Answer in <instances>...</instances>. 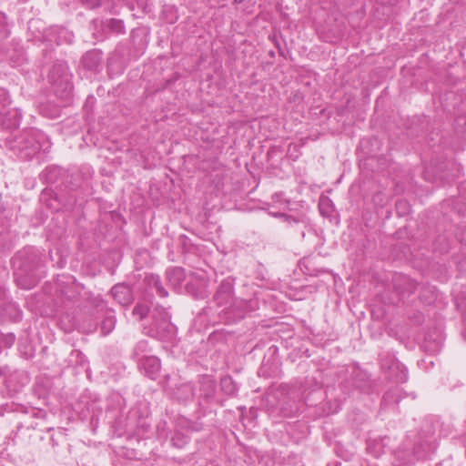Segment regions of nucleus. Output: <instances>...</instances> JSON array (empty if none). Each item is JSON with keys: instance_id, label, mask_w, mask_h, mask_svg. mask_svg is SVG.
Segmentation results:
<instances>
[{"instance_id": "obj_41", "label": "nucleus", "mask_w": 466, "mask_h": 466, "mask_svg": "<svg viewBox=\"0 0 466 466\" xmlns=\"http://www.w3.org/2000/svg\"><path fill=\"white\" fill-rule=\"evenodd\" d=\"M51 441H52L53 447L57 445L56 441H55V439L53 437H51Z\"/></svg>"}, {"instance_id": "obj_12", "label": "nucleus", "mask_w": 466, "mask_h": 466, "mask_svg": "<svg viewBox=\"0 0 466 466\" xmlns=\"http://www.w3.org/2000/svg\"><path fill=\"white\" fill-rule=\"evenodd\" d=\"M138 367L150 380H155L159 374L161 364L155 356H143L138 360Z\"/></svg>"}, {"instance_id": "obj_6", "label": "nucleus", "mask_w": 466, "mask_h": 466, "mask_svg": "<svg viewBox=\"0 0 466 466\" xmlns=\"http://www.w3.org/2000/svg\"><path fill=\"white\" fill-rule=\"evenodd\" d=\"M380 369L387 374V378L398 383L408 380V370L392 354L386 353L380 356Z\"/></svg>"}, {"instance_id": "obj_29", "label": "nucleus", "mask_w": 466, "mask_h": 466, "mask_svg": "<svg viewBox=\"0 0 466 466\" xmlns=\"http://www.w3.org/2000/svg\"><path fill=\"white\" fill-rule=\"evenodd\" d=\"M0 33L2 38H6L9 35V31L6 27V16L2 12H0Z\"/></svg>"}, {"instance_id": "obj_9", "label": "nucleus", "mask_w": 466, "mask_h": 466, "mask_svg": "<svg viewBox=\"0 0 466 466\" xmlns=\"http://www.w3.org/2000/svg\"><path fill=\"white\" fill-rule=\"evenodd\" d=\"M208 288V280L204 277L199 276L192 278L185 287L187 293L196 299L208 298L209 294Z\"/></svg>"}, {"instance_id": "obj_13", "label": "nucleus", "mask_w": 466, "mask_h": 466, "mask_svg": "<svg viewBox=\"0 0 466 466\" xmlns=\"http://www.w3.org/2000/svg\"><path fill=\"white\" fill-rule=\"evenodd\" d=\"M102 52L96 49L87 51L82 57L81 63L85 69L96 72L100 68Z\"/></svg>"}, {"instance_id": "obj_21", "label": "nucleus", "mask_w": 466, "mask_h": 466, "mask_svg": "<svg viewBox=\"0 0 466 466\" xmlns=\"http://www.w3.org/2000/svg\"><path fill=\"white\" fill-rule=\"evenodd\" d=\"M220 388L228 396H234L238 391L237 384L230 376H225L220 380Z\"/></svg>"}, {"instance_id": "obj_35", "label": "nucleus", "mask_w": 466, "mask_h": 466, "mask_svg": "<svg viewBox=\"0 0 466 466\" xmlns=\"http://www.w3.org/2000/svg\"><path fill=\"white\" fill-rule=\"evenodd\" d=\"M8 308H9L10 309H12V310L15 311V317L19 315V312H18V310H17L16 307H15L14 304H9V305H8Z\"/></svg>"}, {"instance_id": "obj_23", "label": "nucleus", "mask_w": 466, "mask_h": 466, "mask_svg": "<svg viewBox=\"0 0 466 466\" xmlns=\"http://www.w3.org/2000/svg\"><path fill=\"white\" fill-rule=\"evenodd\" d=\"M66 70V66L64 64H55L52 66L50 73L48 75L49 80L52 83L56 84L59 81V79L64 76Z\"/></svg>"}, {"instance_id": "obj_38", "label": "nucleus", "mask_w": 466, "mask_h": 466, "mask_svg": "<svg viewBox=\"0 0 466 466\" xmlns=\"http://www.w3.org/2000/svg\"><path fill=\"white\" fill-rule=\"evenodd\" d=\"M5 289L2 287H0V299L5 297Z\"/></svg>"}, {"instance_id": "obj_16", "label": "nucleus", "mask_w": 466, "mask_h": 466, "mask_svg": "<svg viewBox=\"0 0 466 466\" xmlns=\"http://www.w3.org/2000/svg\"><path fill=\"white\" fill-rule=\"evenodd\" d=\"M436 450V445L432 442L420 441L413 448L412 457L416 460H423L430 457Z\"/></svg>"}, {"instance_id": "obj_10", "label": "nucleus", "mask_w": 466, "mask_h": 466, "mask_svg": "<svg viewBox=\"0 0 466 466\" xmlns=\"http://www.w3.org/2000/svg\"><path fill=\"white\" fill-rule=\"evenodd\" d=\"M393 289L402 297H409L415 292L418 284L410 277L403 274H396L392 279Z\"/></svg>"}, {"instance_id": "obj_3", "label": "nucleus", "mask_w": 466, "mask_h": 466, "mask_svg": "<svg viewBox=\"0 0 466 466\" xmlns=\"http://www.w3.org/2000/svg\"><path fill=\"white\" fill-rule=\"evenodd\" d=\"M145 333L159 340H172L177 334L176 326L170 321V315L167 309L159 305L151 311V323L144 328Z\"/></svg>"}, {"instance_id": "obj_1", "label": "nucleus", "mask_w": 466, "mask_h": 466, "mask_svg": "<svg viewBox=\"0 0 466 466\" xmlns=\"http://www.w3.org/2000/svg\"><path fill=\"white\" fill-rule=\"evenodd\" d=\"M213 301L221 309L226 320L236 321L245 317L248 301L234 297V280L230 278L223 279L213 295Z\"/></svg>"}, {"instance_id": "obj_40", "label": "nucleus", "mask_w": 466, "mask_h": 466, "mask_svg": "<svg viewBox=\"0 0 466 466\" xmlns=\"http://www.w3.org/2000/svg\"><path fill=\"white\" fill-rule=\"evenodd\" d=\"M67 202L75 203L76 202V198L70 197L69 199L67 200Z\"/></svg>"}, {"instance_id": "obj_5", "label": "nucleus", "mask_w": 466, "mask_h": 466, "mask_svg": "<svg viewBox=\"0 0 466 466\" xmlns=\"http://www.w3.org/2000/svg\"><path fill=\"white\" fill-rule=\"evenodd\" d=\"M44 177L47 183H58L61 190L68 189L70 191H75L81 187L86 180L84 174L78 170L69 172L57 167H46Z\"/></svg>"}, {"instance_id": "obj_32", "label": "nucleus", "mask_w": 466, "mask_h": 466, "mask_svg": "<svg viewBox=\"0 0 466 466\" xmlns=\"http://www.w3.org/2000/svg\"><path fill=\"white\" fill-rule=\"evenodd\" d=\"M15 341V336L13 333H8L1 336V342L5 347L10 348Z\"/></svg>"}, {"instance_id": "obj_14", "label": "nucleus", "mask_w": 466, "mask_h": 466, "mask_svg": "<svg viewBox=\"0 0 466 466\" xmlns=\"http://www.w3.org/2000/svg\"><path fill=\"white\" fill-rule=\"evenodd\" d=\"M352 385L363 393H370L372 390V381L370 376L361 370H354Z\"/></svg>"}, {"instance_id": "obj_15", "label": "nucleus", "mask_w": 466, "mask_h": 466, "mask_svg": "<svg viewBox=\"0 0 466 466\" xmlns=\"http://www.w3.org/2000/svg\"><path fill=\"white\" fill-rule=\"evenodd\" d=\"M166 278L172 288H179L186 279L185 269L181 267H171L167 269Z\"/></svg>"}, {"instance_id": "obj_22", "label": "nucleus", "mask_w": 466, "mask_h": 466, "mask_svg": "<svg viewBox=\"0 0 466 466\" xmlns=\"http://www.w3.org/2000/svg\"><path fill=\"white\" fill-rule=\"evenodd\" d=\"M112 313L113 312H110L109 314L106 315L101 321L100 329L104 336L108 335L115 329L116 319V316Z\"/></svg>"}, {"instance_id": "obj_39", "label": "nucleus", "mask_w": 466, "mask_h": 466, "mask_svg": "<svg viewBox=\"0 0 466 466\" xmlns=\"http://www.w3.org/2000/svg\"><path fill=\"white\" fill-rule=\"evenodd\" d=\"M245 1L246 0H233V3L238 5L244 3Z\"/></svg>"}, {"instance_id": "obj_37", "label": "nucleus", "mask_w": 466, "mask_h": 466, "mask_svg": "<svg viewBox=\"0 0 466 466\" xmlns=\"http://www.w3.org/2000/svg\"><path fill=\"white\" fill-rule=\"evenodd\" d=\"M413 461H414L413 459H409L408 461L403 462V465H410V464L413 463Z\"/></svg>"}, {"instance_id": "obj_11", "label": "nucleus", "mask_w": 466, "mask_h": 466, "mask_svg": "<svg viewBox=\"0 0 466 466\" xmlns=\"http://www.w3.org/2000/svg\"><path fill=\"white\" fill-rule=\"evenodd\" d=\"M113 299L121 306L128 307L134 301V294L130 286L125 283H117L110 289Z\"/></svg>"}, {"instance_id": "obj_36", "label": "nucleus", "mask_w": 466, "mask_h": 466, "mask_svg": "<svg viewBox=\"0 0 466 466\" xmlns=\"http://www.w3.org/2000/svg\"><path fill=\"white\" fill-rule=\"evenodd\" d=\"M65 92H66V96H70V93H71V86H69L68 85L66 86V89H65Z\"/></svg>"}, {"instance_id": "obj_2", "label": "nucleus", "mask_w": 466, "mask_h": 466, "mask_svg": "<svg viewBox=\"0 0 466 466\" xmlns=\"http://www.w3.org/2000/svg\"><path fill=\"white\" fill-rule=\"evenodd\" d=\"M15 280L17 285L25 289L34 288L38 281L37 270L41 267V259L36 250L28 248L19 254L15 260Z\"/></svg>"}, {"instance_id": "obj_18", "label": "nucleus", "mask_w": 466, "mask_h": 466, "mask_svg": "<svg viewBox=\"0 0 466 466\" xmlns=\"http://www.w3.org/2000/svg\"><path fill=\"white\" fill-rule=\"evenodd\" d=\"M216 392L215 381L208 376H204L200 380V396L206 400L212 399Z\"/></svg>"}, {"instance_id": "obj_30", "label": "nucleus", "mask_w": 466, "mask_h": 466, "mask_svg": "<svg viewBox=\"0 0 466 466\" xmlns=\"http://www.w3.org/2000/svg\"><path fill=\"white\" fill-rule=\"evenodd\" d=\"M82 2L87 8L95 9L106 5L108 0H82Z\"/></svg>"}, {"instance_id": "obj_4", "label": "nucleus", "mask_w": 466, "mask_h": 466, "mask_svg": "<svg viewBox=\"0 0 466 466\" xmlns=\"http://www.w3.org/2000/svg\"><path fill=\"white\" fill-rule=\"evenodd\" d=\"M5 145L18 157L24 160L31 159L41 149L37 133L32 129L25 130L13 138H7Z\"/></svg>"}, {"instance_id": "obj_17", "label": "nucleus", "mask_w": 466, "mask_h": 466, "mask_svg": "<svg viewBox=\"0 0 466 466\" xmlns=\"http://www.w3.org/2000/svg\"><path fill=\"white\" fill-rule=\"evenodd\" d=\"M145 282L147 287L151 290H155L160 298H167L168 296V292L164 288L158 275L150 274L146 276Z\"/></svg>"}, {"instance_id": "obj_19", "label": "nucleus", "mask_w": 466, "mask_h": 466, "mask_svg": "<svg viewBox=\"0 0 466 466\" xmlns=\"http://www.w3.org/2000/svg\"><path fill=\"white\" fill-rule=\"evenodd\" d=\"M437 299L436 289L431 285H423L420 291V299L425 304H431Z\"/></svg>"}, {"instance_id": "obj_34", "label": "nucleus", "mask_w": 466, "mask_h": 466, "mask_svg": "<svg viewBox=\"0 0 466 466\" xmlns=\"http://www.w3.org/2000/svg\"><path fill=\"white\" fill-rule=\"evenodd\" d=\"M278 152H280V147H279L274 146V147H269L268 150V153H267L268 157V158L269 157H273Z\"/></svg>"}, {"instance_id": "obj_24", "label": "nucleus", "mask_w": 466, "mask_h": 466, "mask_svg": "<svg viewBox=\"0 0 466 466\" xmlns=\"http://www.w3.org/2000/svg\"><path fill=\"white\" fill-rule=\"evenodd\" d=\"M150 308L145 302H137L132 310V315L138 320L144 319L149 313L151 314Z\"/></svg>"}, {"instance_id": "obj_31", "label": "nucleus", "mask_w": 466, "mask_h": 466, "mask_svg": "<svg viewBox=\"0 0 466 466\" xmlns=\"http://www.w3.org/2000/svg\"><path fill=\"white\" fill-rule=\"evenodd\" d=\"M148 348V343L147 340L143 339L137 343L134 348V355L139 356L140 354L146 352Z\"/></svg>"}, {"instance_id": "obj_7", "label": "nucleus", "mask_w": 466, "mask_h": 466, "mask_svg": "<svg viewBox=\"0 0 466 466\" xmlns=\"http://www.w3.org/2000/svg\"><path fill=\"white\" fill-rule=\"evenodd\" d=\"M119 425V429H123L127 433H134L139 435L140 433L147 431L149 423L147 418H144L139 410L132 409L128 411L126 417V422L122 424V420L116 421Z\"/></svg>"}, {"instance_id": "obj_33", "label": "nucleus", "mask_w": 466, "mask_h": 466, "mask_svg": "<svg viewBox=\"0 0 466 466\" xmlns=\"http://www.w3.org/2000/svg\"><path fill=\"white\" fill-rule=\"evenodd\" d=\"M397 390H389L383 396V400L385 402H391L393 399L397 396Z\"/></svg>"}, {"instance_id": "obj_25", "label": "nucleus", "mask_w": 466, "mask_h": 466, "mask_svg": "<svg viewBox=\"0 0 466 466\" xmlns=\"http://www.w3.org/2000/svg\"><path fill=\"white\" fill-rule=\"evenodd\" d=\"M106 26L109 30L116 34H124L125 33V25L122 20L112 18L110 19Z\"/></svg>"}, {"instance_id": "obj_27", "label": "nucleus", "mask_w": 466, "mask_h": 466, "mask_svg": "<svg viewBox=\"0 0 466 466\" xmlns=\"http://www.w3.org/2000/svg\"><path fill=\"white\" fill-rule=\"evenodd\" d=\"M332 203L327 197L320 198L319 202V209L323 216H329L331 212Z\"/></svg>"}, {"instance_id": "obj_26", "label": "nucleus", "mask_w": 466, "mask_h": 466, "mask_svg": "<svg viewBox=\"0 0 466 466\" xmlns=\"http://www.w3.org/2000/svg\"><path fill=\"white\" fill-rule=\"evenodd\" d=\"M171 442L174 447L181 449L188 442V439L182 432L177 431L172 436Z\"/></svg>"}, {"instance_id": "obj_8", "label": "nucleus", "mask_w": 466, "mask_h": 466, "mask_svg": "<svg viewBox=\"0 0 466 466\" xmlns=\"http://www.w3.org/2000/svg\"><path fill=\"white\" fill-rule=\"evenodd\" d=\"M170 376L166 375L162 381L164 390L178 401H187L194 398L195 389L190 382L172 385L169 383Z\"/></svg>"}, {"instance_id": "obj_20", "label": "nucleus", "mask_w": 466, "mask_h": 466, "mask_svg": "<svg viewBox=\"0 0 466 466\" xmlns=\"http://www.w3.org/2000/svg\"><path fill=\"white\" fill-rule=\"evenodd\" d=\"M367 451L375 458L380 457L384 453L383 441L379 439L368 441Z\"/></svg>"}, {"instance_id": "obj_28", "label": "nucleus", "mask_w": 466, "mask_h": 466, "mask_svg": "<svg viewBox=\"0 0 466 466\" xmlns=\"http://www.w3.org/2000/svg\"><path fill=\"white\" fill-rule=\"evenodd\" d=\"M395 207H396V211L399 216H405L406 214L409 213L410 205L406 200H403V199L398 200L396 202Z\"/></svg>"}]
</instances>
